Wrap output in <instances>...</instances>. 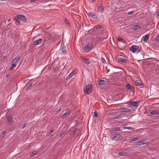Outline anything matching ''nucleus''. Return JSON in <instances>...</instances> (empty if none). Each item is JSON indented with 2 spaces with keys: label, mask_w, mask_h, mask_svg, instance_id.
Wrapping results in <instances>:
<instances>
[{
  "label": "nucleus",
  "mask_w": 159,
  "mask_h": 159,
  "mask_svg": "<svg viewBox=\"0 0 159 159\" xmlns=\"http://www.w3.org/2000/svg\"><path fill=\"white\" fill-rule=\"evenodd\" d=\"M92 85L89 84L86 86L84 88V92L85 94H89L92 91Z\"/></svg>",
  "instance_id": "1"
},
{
  "label": "nucleus",
  "mask_w": 159,
  "mask_h": 159,
  "mask_svg": "<svg viewBox=\"0 0 159 159\" xmlns=\"http://www.w3.org/2000/svg\"><path fill=\"white\" fill-rule=\"evenodd\" d=\"M88 15L89 17H90L93 19H97L98 18V14L93 12H89Z\"/></svg>",
  "instance_id": "2"
},
{
  "label": "nucleus",
  "mask_w": 159,
  "mask_h": 159,
  "mask_svg": "<svg viewBox=\"0 0 159 159\" xmlns=\"http://www.w3.org/2000/svg\"><path fill=\"white\" fill-rule=\"evenodd\" d=\"M138 46L137 45H132L129 48V50L130 51H131L133 53L135 52L136 51L139 52V50H138Z\"/></svg>",
  "instance_id": "3"
},
{
  "label": "nucleus",
  "mask_w": 159,
  "mask_h": 159,
  "mask_svg": "<svg viewBox=\"0 0 159 159\" xmlns=\"http://www.w3.org/2000/svg\"><path fill=\"white\" fill-rule=\"evenodd\" d=\"M140 102L139 101H131L129 102L128 105L131 106L137 107L139 104Z\"/></svg>",
  "instance_id": "4"
},
{
  "label": "nucleus",
  "mask_w": 159,
  "mask_h": 159,
  "mask_svg": "<svg viewBox=\"0 0 159 159\" xmlns=\"http://www.w3.org/2000/svg\"><path fill=\"white\" fill-rule=\"evenodd\" d=\"M120 111L121 112H130L132 111V110L125 108H120Z\"/></svg>",
  "instance_id": "5"
},
{
  "label": "nucleus",
  "mask_w": 159,
  "mask_h": 159,
  "mask_svg": "<svg viewBox=\"0 0 159 159\" xmlns=\"http://www.w3.org/2000/svg\"><path fill=\"white\" fill-rule=\"evenodd\" d=\"M71 112V111L69 110L68 109L66 112L62 115V118L63 119H64L66 117L69 116Z\"/></svg>",
  "instance_id": "6"
},
{
  "label": "nucleus",
  "mask_w": 159,
  "mask_h": 159,
  "mask_svg": "<svg viewBox=\"0 0 159 159\" xmlns=\"http://www.w3.org/2000/svg\"><path fill=\"white\" fill-rule=\"evenodd\" d=\"M17 17L19 18L20 19H21V20L24 22H26V18L24 16L22 15H18Z\"/></svg>",
  "instance_id": "7"
},
{
  "label": "nucleus",
  "mask_w": 159,
  "mask_h": 159,
  "mask_svg": "<svg viewBox=\"0 0 159 159\" xmlns=\"http://www.w3.org/2000/svg\"><path fill=\"white\" fill-rule=\"evenodd\" d=\"M120 136L121 135L120 134H115L111 136V138L112 140L116 139V138L118 139Z\"/></svg>",
  "instance_id": "8"
},
{
  "label": "nucleus",
  "mask_w": 159,
  "mask_h": 159,
  "mask_svg": "<svg viewBox=\"0 0 159 159\" xmlns=\"http://www.w3.org/2000/svg\"><path fill=\"white\" fill-rule=\"evenodd\" d=\"M151 115H156L159 114V111L158 110H152V111L149 113Z\"/></svg>",
  "instance_id": "9"
},
{
  "label": "nucleus",
  "mask_w": 159,
  "mask_h": 159,
  "mask_svg": "<svg viewBox=\"0 0 159 159\" xmlns=\"http://www.w3.org/2000/svg\"><path fill=\"white\" fill-rule=\"evenodd\" d=\"M14 20L16 21L15 23L17 25H20V19L19 18H18L17 15L16 17H14Z\"/></svg>",
  "instance_id": "10"
},
{
  "label": "nucleus",
  "mask_w": 159,
  "mask_h": 159,
  "mask_svg": "<svg viewBox=\"0 0 159 159\" xmlns=\"http://www.w3.org/2000/svg\"><path fill=\"white\" fill-rule=\"evenodd\" d=\"M128 154L127 152H122L119 153L118 155L120 156H126L128 155Z\"/></svg>",
  "instance_id": "11"
},
{
  "label": "nucleus",
  "mask_w": 159,
  "mask_h": 159,
  "mask_svg": "<svg viewBox=\"0 0 159 159\" xmlns=\"http://www.w3.org/2000/svg\"><path fill=\"white\" fill-rule=\"evenodd\" d=\"M42 41V39H39L38 40H37L34 42L33 44L34 45H37L39 44H40L41 43Z\"/></svg>",
  "instance_id": "12"
},
{
  "label": "nucleus",
  "mask_w": 159,
  "mask_h": 159,
  "mask_svg": "<svg viewBox=\"0 0 159 159\" xmlns=\"http://www.w3.org/2000/svg\"><path fill=\"white\" fill-rule=\"evenodd\" d=\"M7 121L8 122L9 124H11L12 122H13V120L12 119V118L10 117V116H8L7 117Z\"/></svg>",
  "instance_id": "13"
},
{
  "label": "nucleus",
  "mask_w": 159,
  "mask_h": 159,
  "mask_svg": "<svg viewBox=\"0 0 159 159\" xmlns=\"http://www.w3.org/2000/svg\"><path fill=\"white\" fill-rule=\"evenodd\" d=\"M149 34H147L143 36L142 38L143 41L145 42L147 41L149 39Z\"/></svg>",
  "instance_id": "14"
},
{
  "label": "nucleus",
  "mask_w": 159,
  "mask_h": 159,
  "mask_svg": "<svg viewBox=\"0 0 159 159\" xmlns=\"http://www.w3.org/2000/svg\"><path fill=\"white\" fill-rule=\"evenodd\" d=\"M118 61L123 63H125L127 62V60L125 58L122 57L119 58H118Z\"/></svg>",
  "instance_id": "15"
},
{
  "label": "nucleus",
  "mask_w": 159,
  "mask_h": 159,
  "mask_svg": "<svg viewBox=\"0 0 159 159\" xmlns=\"http://www.w3.org/2000/svg\"><path fill=\"white\" fill-rule=\"evenodd\" d=\"M144 141H140L136 142H135V145H136L140 146L142 145H143L145 144V143H144Z\"/></svg>",
  "instance_id": "16"
},
{
  "label": "nucleus",
  "mask_w": 159,
  "mask_h": 159,
  "mask_svg": "<svg viewBox=\"0 0 159 159\" xmlns=\"http://www.w3.org/2000/svg\"><path fill=\"white\" fill-rule=\"evenodd\" d=\"M98 10L101 13H102L104 11V8L102 6H99L98 7Z\"/></svg>",
  "instance_id": "17"
},
{
  "label": "nucleus",
  "mask_w": 159,
  "mask_h": 159,
  "mask_svg": "<svg viewBox=\"0 0 159 159\" xmlns=\"http://www.w3.org/2000/svg\"><path fill=\"white\" fill-rule=\"evenodd\" d=\"M92 48V46L91 47L90 46H86L84 49V50L86 52H89V50Z\"/></svg>",
  "instance_id": "18"
},
{
  "label": "nucleus",
  "mask_w": 159,
  "mask_h": 159,
  "mask_svg": "<svg viewBox=\"0 0 159 159\" xmlns=\"http://www.w3.org/2000/svg\"><path fill=\"white\" fill-rule=\"evenodd\" d=\"M74 71H73L66 78V80H68L71 77L74 75Z\"/></svg>",
  "instance_id": "19"
},
{
  "label": "nucleus",
  "mask_w": 159,
  "mask_h": 159,
  "mask_svg": "<svg viewBox=\"0 0 159 159\" xmlns=\"http://www.w3.org/2000/svg\"><path fill=\"white\" fill-rule=\"evenodd\" d=\"M98 82L99 85H102L104 84L106 82L103 80H100L98 81Z\"/></svg>",
  "instance_id": "20"
},
{
  "label": "nucleus",
  "mask_w": 159,
  "mask_h": 159,
  "mask_svg": "<svg viewBox=\"0 0 159 159\" xmlns=\"http://www.w3.org/2000/svg\"><path fill=\"white\" fill-rule=\"evenodd\" d=\"M141 28V27L138 25H134L133 28V29L134 30H139Z\"/></svg>",
  "instance_id": "21"
},
{
  "label": "nucleus",
  "mask_w": 159,
  "mask_h": 159,
  "mask_svg": "<svg viewBox=\"0 0 159 159\" xmlns=\"http://www.w3.org/2000/svg\"><path fill=\"white\" fill-rule=\"evenodd\" d=\"M20 58L19 57H16L13 60V62L15 63H18V61L20 60Z\"/></svg>",
  "instance_id": "22"
},
{
  "label": "nucleus",
  "mask_w": 159,
  "mask_h": 159,
  "mask_svg": "<svg viewBox=\"0 0 159 159\" xmlns=\"http://www.w3.org/2000/svg\"><path fill=\"white\" fill-rule=\"evenodd\" d=\"M61 49L60 50V52L63 54H65L66 52V51L64 49V47H61Z\"/></svg>",
  "instance_id": "23"
},
{
  "label": "nucleus",
  "mask_w": 159,
  "mask_h": 159,
  "mask_svg": "<svg viewBox=\"0 0 159 159\" xmlns=\"http://www.w3.org/2000/svg\"><path fill=\"white\" fill-rule=\"evenodd\" d=\"M83 62L87 65L89 64L90 63V61L89 59H84L82 60Z\"/></svg>",
  "instance_id": "24"
},
{
  "label": "nucleus",
  "mask_w": 159,
  "mask_h": 159,
  "mask_svg": "<svg viewBox=\"0 0 159 159\" xmlns=\"http://www.w3.org/2000/svg\"><path fill=\"white\" fill-rule=\"evenodd\" d=\"M120 128L119 127L112 128H111V131H117L120 130Z\"/></svg>",
  "instance_id": "25"
},
{
  "label": "nucleus",
  "mask_w": 159,
  "mask_h": 159,
  "mask_svg": "<svg viewBox=\"0 0 159 159\" xmlns=\"http://www.w3.org/2000/svg\"><path fill=\"white\" fill-rule=\"evenodd\" d=\"M64 21L69 26H70V23L68 19L66 18H65L64 19Z\"/></svg>",
  "instance_id": "26"
},
{
  "label": "nucleus",
  "mask_w": 159,
  "mask_h": 159,
  "mask_svg": "<svg viewBox=\"0 0 159 159\" xmlns=\"http://www.w3.org/2000/svg\"><path fill=\"white\" fill-rule=\"evenodd\" d=\"M139 138L138 137L133 138L131 139V140L130 141V142H132V141H136L138 140Z\"/></svg>",
  "instance_id": "27"
},
{
  "label": "nucleus",
  "mask_w": 159,
  "mask_h": 159,
  "mask_svg": "<svg viewBox=\"0 0 159 159\" xmlns=\"http://www.w3.org/2000/svg\"><path fill=\"white\" fill-rule=\"evenodd\" d=\"M16 63H13L12 64L11 66L10 67V70H13L14 68L16 66Z\"/></svg>",
  "instance_id": "28"
},
{
  "label": "nucleus",
  "mask_w": 159,
  "mask_h": 159,
  "mask_svg": "<svg viewBox=\"0 0 159 159\" xmlns=\"http://www.w3.org/2000/svg\"><path fill=\"white\" fill-rule=\"evenodd\" d=\"M102 25H99L95 26V29L96 30H98L102 28Z\"/></svg>",
  "instance_id": "29"
},
{
  "label": "nucleus",
  "mask_w": 159,
  "mask_h": 159,
  "mask_svg": "<svg viewBox=\"0 0 159 159\" xmlns=\"http://www.w3.org/2000/svg\"><path fill=\"white\" fill-rule=\"evenodd\" d=\"M131 87V84H127L126 86V88L127 89H129Z\"/></svg>",
  "instance_id": "30"
},
{
  "label": "nucleus",
  "mask_w": 159,
  "mask_h": 159,
  "mask_svg": "<svg viewBox=\"0 0 159 159\" xmlns=\"http://www.w3.org/2000/svg\"><path fill=\"white\" fill-rule=\"evenodd\" d=\"M124 128L125 129H132V130L134 129L133 128H132L131 127H130V126L124 127Z\"/></svg>",
  "instance_id": "31"
},
{
  "label": "nucleus",
  "mask_w": 159,
  "mask_h": 159,
  "mask_svg": "<svg viewBox=\"0 0 159 159\" xmlns=\"http://www.w3.org/2000/svg\"><path fill=\"white\" fill-rule=\"evenodd\" d=\"M37 154V153L36 152H34L31 153L30 155V156L31 157H32L34 156L35 155H36Z\"/></svg>",
  "instance_id": "32"
},
{
  "label": "nucleus",
  "mask_w": 159,
  "mask_h": 159,
  "mask_svg": "<svg viewBox=\"0 0 159 159\" xmlns=\"http://www.w3.org/2000/svg\"><path fill=\"white\" fill-rule=\"evenodd\" d=\"M121 116H116L115 117L113 118V119H117L118 120H120L121 119Z\"/></svg>",
  "instance_id": "33"
},
{
  "label": "nucleus",
  "mask_w": 159,
  "mask_h": 159,
  "mask_svg": "<svg viewBox=\"0 0 159 159\" xmlns=\"http://www.w3.org/2000/svg\"><path fill=\"white\" fill-rule=\"evenodd\" d=\"M134 13V11H129L128 13V14L129 15L133 14Z\"/></svg>",
  "instance_id": "34"
},
{
  "label": "nucleus",
  "mask_w": 159,
  "mask_h": 159,
  "mask_svg": "<svg viewBox=\"0 0 159 159\" xmlns=\"http://www.w3.org/2000/svg\"><path fill=\"white\" fill-rule=\"evenodd\" d=\"M54 132V130L52 129L48 133V136H49L50 135H51L53 132Z\"/></svg>",
  "instance_id": "35"
},
{
  "label": "nucleus",
  "mask_w": 159,
  "mask_h": 159,
  "mask_svg": "<svg viewBox=\"0 0 159 159\" xmlns=\"http://www.w3.org/2000/svg\"><path fill=\"white\" fill-rule=\"evenodd\" d=\"M77 130V129H75L72 132L71 134L73 135H74L75 133Z\"/></svg>",
  "instance_id": "36"
},
{
  "label": "nucleus",
  "mask_w": 159,
  "mask_h": 159,
  "mask_svg": "<svg viewBox=\"0 0 159 159\" xmlns=\"http://www.w3.org/2000/svg\"><path fill=\"white\" fill-rule=\"evenodd\" d=\"M118 40L119 41H120V42H124V39H123L122 38H118Z\"/></svg>",
  "instance_id": "37"
},
{
  "label": "nucleus",
  "mask_w": 159,
  "mask_h": 159,
  "mask_svg": "<svg viewBox=\"0 0 159 159\" xmlns=\"http://www.w3.org/2000/svg\"><path fill=\"white\" fill-rule=\"evenodd\" d=\"M156 41L158 42L159 41V35L157 36L155 39Z\"/></svg>",
  "instance_id": "38"
},
{
  "label": "nucleus",
  "mask_w": 159,
  "mask_h": 159,
  "mask_svg": "<svg viewBox=\"0 0 159 159\" xmlns=\"http://www.w3.org/2000/svg\"><path fill=\"white\" fill-rule=\"evenodd\" d=\"M136 85L139 86H141L142 85V84L141 83L138 82L137 83Z\"/></svg>",
  "instance_id": "39"
},
{
  "label": "nucleus",
  "mask_w": 159,
  "mask_h": 159,
  "mask_svg": "<svg viewBox=\"0 0 159 159\" xmlns=\"http://www.w3.org/2000/svg\"><path fill=\"white\" fill-rule=\"evenodd\" d=\"M93 117H98V114L96 112H95L94 113V115H93Z\"/></svg>",
  "instance_id": "40"
},
{
  "label": "nucleus",
  "mask_w": 159,
  "mask_h": 159,
  "mask_svg": "<svg viewBox=\"0 0 159 159\" xmlns=\"http://www.w3.org/2000/svg\"><path fill=\"white\" fill-rule=\"evenodd\" d=\"M27 125V124L24 123V125H23V126L22 127V128L23 129H24Z\"/></svg>",
  "instance_id": "41"
},
{
  "label": "nucleus",
  "mask_w": 159,
  "mask_h": 159,
  "mask_svg": "<svg viewBox=\"0 0 159 159\" xmlns=\"http://www.w3.org/2000/svg\"><path fill=\"white\" fill-rule=\"evenodd\" d=\"M129 90L132 92H134V90L133 88L132 87L130 88V89Z\"/></svg>",
  "instance_id": "42"
},
{
  "label": "nucleus",
  "mask_w": 159,
  "mask_h": 159,
  "mask_svg": "<svg viewBox=\"0 0 159 159\" xmlns=\"http://www.w3.org/2000/svg\"><path fill=\"white\" fill-rule=\"evenodd\" d=\"M101 61L103 62H104L105 61V59L102 57L101 58Z\"/></svg>",
  "instance_id": "43"
},
{
  "label": "nucleus",
  "mask_w": 159,
  "mask_h": 159,
  "mask_svg": "<svg viewBox=\"0 0 159 159\" xmlns=\"http://www.w3.org/2000/svg\"><path fill=\"white\" fill-rule=\"evenodd\" d=\"M6 134V132H5V131H3L2 133V134L3 136H4V135H5Z\"/></svg>",
  "instance_id": "44"
},
{
  "label": "nucleus",
  "mask_w": 159,
  "mask_h": 159,
  "mask_svg": "<svg viewBox=\"0 0 159 159\" xmlns=\"http://www.w3.org/2000/svg\"><path fill=\"white\" fill-rule=\"evenodd\" d=\"M28 85L29 87H30L32 85V83H29Z\"/></svg>",
  "instance_id": "45"
},
{
  "label": "nucleus",
  "mask_w": 159,
  "mask_h": 159,
  "mask_svg": "<svg viewBox=\"0 0 159 159\" xmlns=\"http://www.w3.org/2000/svg\"><path fill=\"white\" fill-rule=\"evenodd\" d=\"M61 108H59V109L57 111V112L58 113L59 112L61 111Z\"/></svg>",
  "instance_id": "46"
},
{
  "label": "nucleus",
  "mask_w": 159,
  "mask_h": 159,
  "mask_svg": "<svg viewBox=\"0 0 159 159\" xmlns=\"http://www.w3.org/2000/svg\"><path fill=\"white\" fill-rule=\"evenodd\" d=\"M157 13L158 14V16L159 15V8L157 11Z\"/></svg>",
  "instance_id": "47"
},
{
  "label": "nucleus",
  "mask_w": 159,
  "mask_h": 159,
  "mask_svg": "<svg viewBox=\"0 0 159 159\" xmlns=\"http://www.w3.org/2000/svg\"><path fill=\"white\" fill-rule=\"evenodd\" d=\"M10 19H9L8 20V21H10Z\"/></svg>",
  "instance_id": "48"
},
{
  "label": "nucleus",
  "mask_w": 159,
  "mask_h": 159,
  "mask_svg": "<svg viewBox=\"0 0 159 159\" xmlns=\"http://www.w3.org/2000/svg\"><path fill=\"white\" fill-rule=\"evenodd\" d=\"M102 5V3H101V5Z\"/></svg>",
  "instance_id": "49"
},
{
  "label": "nucleus",
  "mask_w": 159,
  "mask_h": 159,
  "mask_svg": "<svg viewBox=\"0 0 159 159\" xmlns=\"http://www.w3.org/2000/svg\"><path fill=\"white\" fill-rule=\"evenodd\" d=\"M0 1H3V0H0Z\"/></svg>",
  "instance_id": "50"
}]
</instances>
